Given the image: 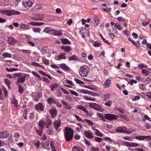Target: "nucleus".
<instances>
[{
    "label": "nucleus",
    "mask_w": 151,
    "mask_h": 151,
    "mask_svg": "<svg viewBox=\"0 0 151 151\" xmlns=\"http://www.w3.org/2000/svg\"><path fill=\"white\" fill-rule=\"evenodd\" d=\"M64 135L66 140L68 142L70 141L73 137V130L70 128L66 127L64 132Z\"/></svg>",
    "instance_id": "f257e3e1"
},
{
    "label": "nucleus",
    "mask_w": 151,
    "mask_h": 151,
    "mask_svg": "<svg viewBox=\"0 0 151 151\" xmlns=\"http://www.w3.org/2000/svg\"><path fill=\"white\" fill-rule=\"evenodd\" d=\"M89 71V68L86 65L81 66L79 70V74L82 77H87Z\"/></svg>",
    "instance_id": "f03ea898"
},
{
    "label": "nucleus",
    "mask_w": 151,
    "mask_h": 151,
    "mask_svg": "<svg viewBox=\"0 0 151 151\" xmlns=\"http://www.w3.org/2000/svg\"><path fill=\"white\" fill-rule=\"evenodd\" d=\"M45 124V122L42 120H40L38 122L39 130L35 128L36 132L40 136H41Z\"/></svg>",
    "instance_id": "7ed1b4c3"
},
{
    "label": "nucleus",
    "mask_w": 151,
    "mask_h": 151,
    "mask_svg": "<svg viewBox=\"0 0 151 151\" xmlns=\"http://www.w3.org/2000/svg\"><path fill=\"white\" fill-rule=\"evenodd\" d=\"M20 77H18L17 80L16 82V84L17 85H18L19 83H22L24 82L26 75L24 74V75H23L22 73H21V75H20Z\"/></svg>",
    "instance_id": "20e7f679"
},
{
    "label": "nucleus",
    "mask_w": 151,
    "mask_h": 151,
    "mask_svg": "<svg viewBox=\"0 0 151 151\" xmlns=\"http://www.w3.org/2000/svg\"><path fill=\"white\" fill-rule=\"evenodd\" d=\"M104 117L106 119L110 121L116 119L117 118L116 116L114 114H104Z\"/></svg>",
    "instance_id": "39448f33"
},
{
    "label": "nucleus",
    "mask_w": 151,
    "mask_h": 151,
    "mask_svg": "<svg viewBox=\"0 0 151 151\" xmlns=\"http://www.w3.org/2000/svg\"><path fill=\"white\" fill-rule=\"evenodd\" d=\"M50 113L52 117L53 118H55L57 115V111L55 109L52 107L50 109Z\"/></svg>",
    "instance_id": "423d86ee"
},
{
    "label": "nucleus",
    "mask_w": 151,
    "mask_h": 151,
    "mask_svg": "<svg viewBox=\"0 0 151 151\" xmlns=\"http://www.w3.org/2000/svg\"><path fill=\"white\" fill-rule=\"evenodd\" d=\"M35 109L38 111L39 110L42 111L44 110V107L42 103H39L37 104L35 106Z\"/></svg>",
    "instance_id": "0eeeda50"
},
{
    "label": "nucleus",
    "mask_w": 151,
    "mask_h": 151,
    "mask_svg": "<svg viewBox=\"0 0 151 151\" xmlns=\"http://www.w3.org/2000/svg\"><path fill=\"white\" fill-rule=\"evenodd\" d=\"M89 106L96 110H99V108H100V106L99 105L95 103H89Z\"/></svg>",
    "instance_id": "6e6552de"
},
{
    "label": "nucleus",
    "mask_w": 151,
    "mask_h": 151,
    "mask_svg": "<svg viewBox=\"0 0 151 151\" xmlns=\"http://www.w3.org/2000/svg\"><path fill=\"white\" fill-rule=\"evenodd\" d=\"M65 55V53H60L55 57V59L58 60H60L62 59H66V58Z\"/></svg>",
    "instance_id": "1a4fd4ad"
},
{
    "label": "nucleus",
    "mask_w": 151,
    "mask_h": 151,
    "mask_svg": "<svg viewBox=\"0 0 151 151\" xmlns=\"http://www.w3.org/2000/svg\"><path fill=\"white\" fill-rule=\"evenodd\" d=\"M2 13L8 16H11L14 14L13 11L8 10H3Z\"/></svg>",
    "instance_id": "9d476101"
},
{
    "label": "nucleus",
    "mask_w": 151,
    "mask_h": 151,
    "mask_svg": "<svg viewBox=\"0 0 151 151\" xmlns=\"http://www.w3.org/2000/svg\"><path fill=\"white\" fill-rule=\"evenodd\" d=\"M9 135L6 131L0 132V138H6Z\"/></svg>",
    "instance_id": "9b49d317"
},
{
    "label": "nucleus",
    "mask_w": 151,
    "mask_h": 151,
    "mask_svg": "<svg viewBox=\"0 0 151 151\" xmlns=\"http://www.w3.org/2000/svg\"><path fill=\"white\" fill-rule=\"evenodd\" d=\"M60 68L66 71H69L70 69L69 67L65 64H61L59 65Z\"/></svg>",
    "instance_id": "f8f14e48"
},
{
    "label": "nucleus",
    "mask_w": 151,
    "mask_h": 151,
    "mask_svg": "<svg viewBox=\"0 0 151 151\" xmlns=\"http://www.w3.org/2000/svg\"><path fill=\"white\" fill-rule=\"evenodd\" d=\"M60 121L59 120V121L57 120L55 121L53 123V126L56 130H58V129L60 126Z\"/></svg>",
    "instance_id": "ddd939ff"
},
{
    "label": "nucleus",
    "mask_w": 151,
    "mask_h": 151,
    "mask_svg": "<svg viewBox=\"0 0 151 151\" xmlns=\"http://www.w3.org/2000/svg\"><path fill=\"white\" fill-rule=\"evenodd\" d=\"M52 32L53 35H62V31L61 30H56L55 29H52Z\"/></svg>",
    "instance_id": "4468645a"
},
{
    "label": "nucleus",
    "mask_w": 151,
    "mask_h": 151,
    "mask_svg": "<svg viewBox=\"0 0 151 151\" xmlns=\"http://www.w3.org/2000/svg\"><path fill=\"white\" fill-rule=\"evenodd\" d=\"M84 134L87 138L89 139L93 138L94 137L91 133L86 131H84Z\"/></svg>",
    "instance_id": "2eb2a0df"
},
{
    "label": "nucleus",
    "mask_w": 151,
    "mask_h": 151,
    "mask_svg": "<svg viewBox=\"0 0 151 151\" xmlns=\"http://www.w3.org/2000/svg\"><path fill=\"white\" fill-rule=\"evenodd\" d=\"M135 138L137 139H139V140H143L145 139H148L150 138V136H136Z\"/></svg>",
    "instance_id": "dca6fc26"
},
{
    "label": "nucleus",
    "mask_w": 151,
    "mask_h": 151,
    "mask_svg": "<svg viewBox=\"0 0 151 151\" xmlns=\"http://www.w3.org/2000/svg\"><path fill=\"white\" fill-rule=\"evenodd\" d=\"M61 103L63 105H64L66 107H64V109L70 110L71 109L70 105L68 104L66 102L64 101H61Z\"/></svg>",
    "instance_id": "f3484780"
},
{
    "label": "nucleus",
    "mask_w": 151,
    "mask_h": 151,
    "mask_svg": "<svg viewBox=\"0 0 151 151\" xmlns=\"http://www.w3.org/2000/svg\"><path fill=\"white\" fill-rule=\"evenodd\" d=\"M16 41L12 37H9V38L8 42L11 44H14Z\"/></svg>",
    "instance_id": "a211bd4d"
},
{
    "label": "nucleus",
    "mask_w": 151,
    "mask_h": 151,
    "mask_svg": "<svg viewBox=\"0 0 151 151\" xmlns=\"http://www.w3.org/2000/svg\"><path fill=\"white\" fill-rule=\"evenodd\" d=\"M111 83V80L109 79H106L104 84L106 87L108 88L110 86V85Z\"/></svg>",
    "instance_id": "6ab92c4d"
},
{
    "label": "nucleus",
    "mask_w": 151,
    "mask_h": 151,
    "mask_svg": "<svg viewBox=\"0 0 151 151\" xmlns=\"http://www.w3.org/2000/svg\"><path fill=\"white\" fill-rule=\"evenodd\" d=\"M30 24L31 25L34 26H40L44 24V23L42 22H31L30 23Z\"/></svg>",
    "instance_id": "aec40b11"
},
{
    "label": "nucleus",
    "mask_w": 151,
    "mask_h": 151,
    "mask_svg": "<svg viewBox=\"0 0 151 151\" xmlns=\"http://www.w3.org/2000/svg\"><path fill=\"white\" fill-rule=\"evenodd\" d=\"M61 48L63 49L65 51L68 52L70 51V48L68 46H63L61 47Z\"/></svg>",
    "instance_id": "412c9836"
},
{
    "label": "nucleus",
    "mask_w": 151,
    "mask_h": 151,
    "mask_svg": "<svg viewBox=\"0 0 151 151\" xmlns=\"http://www.w3.org/2000/svg\"><path fill=\"white\" fill-rule=\"evenodd\" d=\"M46 122H47V125L45 126V127L47 128L49 127H50L52 124V120L49 119H47L46 121Z\"/></svg>",
    "instance_id": "4be33fe9"
},
{
    "label": "nucleus",
    "mask_w": 151,
    "mask_h": 151,
    "mask_svg": "<svg viewBox=\"0 0 151 151\" xmlns=\"http://www.w3.org/2000/svg\"><path fill=\"white\" fill-rule=\"evenodd\" d=\"M2 56L4 57L3 58L5 57L12 58V54L7 52L3 53L2 54Z\"/></svg>",
    "instance_id": "5701e85b"
},
{
    "label": "nucleus",
    "mask_w": 151,
    "mask_h": 151,
    "mask_svg": "<svg viewBox=\"0 0 151 151\" xmlns=\"http://www.w3.org/2000/svg\"><path fill=\"white\" fill-rule=\"evenodd\" d=\"M77 108L84 111L86 113H88V111L83 106L80 105H78Z\"/></svg>",
    "instance_id": "b1692460"
},
{
    "label": "nucleus",
    "mask_w": 151,
    "mask_h": 151,
    "mask_svg": "<svg viewBox=\"0 0 151 151\" xmlns=\"http://www.w3.org/2000/svg\"><path fill=\"white\" fill-rule=\"evenodd\" d=\"M20 27L22 29H29V27L26 24H20Z\"/></svg>",
    "instance_id": "393cba45"
},
{
    "label": "nucleus",
    "mask_w": 151,
    "mask_h": 151,
    "mask_svg": "<svg viewBox=\"0 0 151 151\" xmlns=\"http://www.w3.org/2000/svg\"><path fill=\"white\" fill-rule=\"evenodd\" d=\"M62 43L64 44H69L70 43V41L67 39L62 38L61 40Z\"/></svg>",
    "instance_id": "a878e982"
},
{
    "label": "nucleus",
    "mask_w": 151,
    "mask_h": 151,
    "mask_svg": "<svg viewBox=\"0 0 151 151\" xmlns=\"http://www.w3.org/2000/svg\"><path fill=\"white\" fill-rule=\"evenodd\" d=\"M47 100L48 102L50 104H51L52 103H53L55 104L56 102L55 100L53 98L51 97L47 99Z\"/></svg>",
    "instance_id": "bb28decb"
},
{
    "label": "nucleus",
    "mask_w": 151,
    "mask_h": 151,
    "mask_svg": "<svg viewBox=\"0 0 151 151\" xmlns=\"http://www.w3.org/2000/svg\"><path fill=\"white\" fill-rule=\"evenodd\" d=\"M73 151H82V149L79 147L75 146L73 147Z\"/></svg>",
    "instance_id": "cd10ccee"
},
{
    "label": "nucleus",
    "mask_w": 151,
    "mask_h": 151,
    "mask_svg": "<svg viewBox=\"0 0 151 151\" xmlns=\"http://www.w3.org/2000/svg\"><path fill=\"white\" fill-rule=\"evenodd\" d=\"M95 134L98 136L101 137H102L103 134L100 132L98 129H95Z\"/></svg>",
    "instance_id": "c85d7f7f"
},
{
    "label": "nucleus",
    "mask_w": 151,
    "mask_h": 151,
    "mask_svg": "<svg viewBox=\"0 0 151 151\" xmlns=\"http://www.w3.org/2000/svg\"><path fill=\"white\" fill-rule=\"evenodd\" d=\"M31 65H34L36 67H40L43 68L42 66L40 65L39 63L35 62H32L31 63Z\"/></svg>",
    "instance_id": "c756f323"
},
{
    "label": "nucleus",
    "mask_w": 151,
    "mask_h": 151,
    "mask_svg": "<svg viewBox=\"0 0 151 151\" xmlns=\"http://www.w3.org/2000/svg\"><path fill=\"white\" fill-rule=\"evenodd\" d=\"M118 23H116L115 25H114V27L118 29L119 30H121L122 29V26H121L119 24H117Z\"/></svg>",
    "instance_id": "7c9ffc66"
},
{
    "label": "nucleus",
    "mask_w": 151,
    "mask_h": 151,
    "mask_svg": "<svg viewBox=\"0 0 151 151\" xmlns=\"http://www.w3.org/2000/svg\"><path fill=\"white\" fill-rule=\"evenodd\" d=\"M84 122H86L90 126H92L93 125V123L92 122L89 120L87 119H85L84 120Z\"/></svg>",
    "instance_id": "2f4dec72"
},
{
    "label": "nucleus",
    "mask_w": 151,
    "mask_h": 151,
    "mask_svg": "<svg viewBox=\"0 0 151 151\" xmlns=\"http://www.w3.org/2000/svg\"><path fill=\"white\" fill-rule=\"evenodd\" d=\"M43 17L44 16L43 14H39L36 19L37 20H41L43 19Z\"/></svg>",
    "instance_id": "473e14b6"
},
{
    "label": "nucleus",
    "mask_w": 151,
    "mask_h": 151,
    "mask_svg": "<svg viewBox=\"0 0 151 151\" xmlns=\"http://www.w3.org/2000/svg\"><path fill=\"white\" fill-rule=\"evenodd\" d=\"M68 60H77V58L76 57L75 55H73L71 57L69 58Z\"/></svg>",
    "instance_id": "72a5a7b5"
},
{
    "label": "nucleus",
    "mask_w": 151,
    "mask_h": 151,
    "mask_svg": "<svg viewBox=\"0 0 151 151\" xmlns=\"http://www.w3.org/2000/svg\"><path fill=\"white\" fill-rule=\"evenodd\" d=\"M17 69V68H12L10 69L7 68L6 69V70L8 72H12L13 71H16Z\"/></svg>",
    "instance_id": "f704fd0d"
},
{
    "label": "nucleus",
    "mask_w": 151,
    "mask_h": 151,
    "mask_svg": "<svg viewBox=\"0 0 151 151\" xmlns=\"http://www.w3.org/2000/svg\"><path fill=\"white\" fill-rule=\"evenodd\" d=\"M12 103L13 104H14V106L15 107H17V101L15 98L13 99H12Z\"/></svg>",
    "instance_id": "c9c22d12"
},
{
    "label": "nucleus",
    "mask_w": 151,
    "mask_h": 151,
    "mask_svg": "<svg viewBox=\"0 0 151 151\" xmlns=\"http://www.w3.org/2000/svg\"><path fill=\"white\" fill-rule=\"evenodd\" d=\"M74 80L76 82V83L78 84H84V83L80 81L79 79L75 78Z\"/></svg>",
    "instance_id": "e433bc0d"
},
{
    "label": "nucleus",
    "mask_w": 151,
    "mask_h": 151,
    "mask_svg": "<svg viewBox=\"0 0 151 151\" xmlns=\"http://www.w3.org/2000/svg\"><path fill=\"white\" fill-rule=\"evenodd\" d=\"M94 139L96 141L98 142H101L103 140L102 138L98 137H96Z\"/></svg>",
    "instance_id": "4c0bfd02"
},
{
    "label": "nucleus",
    "mask_w": 151,
    "mask_h": 151,
    "mask_svg": "<svg viewBox=\"0 0 151 151\" xmlns=\"http://www.w3.org/2000/svg\"><path fill=\"white\" fill-rule=\"evenodd\" d=\"M116 132H120V133H123L124 132L123 131L122 128L121 127L119 128H117L115 129Z\"/></svg>",
    "instance_id": "58836bf2"
},
{
    "label": "nucleus",
    "mask_w": 151,
    "mask_h": 151,
    "mask_svg": "<svg viewBox=\"0 0 151 151\" xmlns=\"http://www.w3.org/2000/svg\"><path fill=\"white\" fill-rule=\"evenodd\" d=\"M33 31L35 32H40V29L37 27H34L33 28Z\"/></svg>",
    "instance_id": "ea45409f"
},
{
    "label": "nucleus",
    "mask_w": 151,
    "mask_h": 151,
    "mask_svg": "<svg viewBox=\"0 0 151 151\" xmlns=\"http://www.w3.org/2000/svg\"><path fill=\"white\" fill-rule=\"evenodd\" d=\"M112 104V102L111 101L109 100L107 102H105L104 103V104L108 107H110L111 106V105Z\"/></svg>",
    "instance_id": "a19ab883"
},
{
    "label": "nucleus",
    "mask_w": 151,
    "mask_h": 151,
    "mask_svg": "<svg viewBox=\"0 0 151 151\" xmlns=\"http://www.w3.org/2000/svg\"><path fill=\"white\" fill-rule=\"evenodd\" d=\"M74 116L76 118V119L78 121H81L82 122H84V121L83 120H82L81 118H80V117L77 116V115L76 114H74Z\"/></svg>",
    "instance_id": "79ce46f5"
},
{
    "label": "nucleus",
    "mask_w": 151,
    "mask_h": 151,
    "mask_svg": "<svg viewBox=\"0 0 151 151\" xmlns=\"http://www.w3.org/2000/svg\"><path fill=\"white\" fill-rule=\"evenodd\" d=\"M70 92L72 94L74 95L75 96H78V93L75 91H74L73 90H69Z\"/></svg>",
    "instance_id": "37998d69"
},
{
    "label": "nucleus",
    "mask_w": 151,
    "mask_h": 151,
    "mask_svg": "<svg viewBox=\"0 0 151 151\" xmlns=\"http://www.w3.org/2000/svg\"><path fill=\"white\" fill-rule=\"evenodd\" d=\"M20 75H21V73H14V76L13 77V79L15 78L16 77L18 78V77H20Z\"/></svg>",
    "instance_id": "c03bdc74"
},
{
    "label": "nucleus",
    "mask_w": 151,
    "mask_h": 151,
    "mask_svg": "<svg viewBox=\"0 0 151 151\" xmlns=\"http://www.w3.org/2000/svg\"><path fill=\"white\" fill-rule=\"evenodd\" d=\"M130 145V147H137L139 146V144L135 142H131Z\"/></svg>",
    "instance_id": "a18cd8bd"
},
{
    "label": "nucleus",
    "mask_w": 151,
    "mask_h": 151,
    "mask_svg": "<svg viewBox=\"0 0 151 151\" xmlns=\"http://www.w3.org/2000/svg\"><path fill=\"white\" fill-rule=\"evenodd\" d=\"M4 82H5V83L8 86H9L10 82L8 79H5Z\"/></svg>",
    "instance_id": "49530a36"
},
{
    "label": "nucleus",
    "mask_w": 151,
    "mask_h": 151,
    "mask_svg": "<svg viewBox=\"0 0 151 151\" xmlns=\"http://www.w3.org/2000/svg\"><path fill=\"white\" fill-rule=\"evenodd\" d=\"M151 81V79L150 77H147L145 80V82L147 84L149 83Z\"/></svg>",
    "instance_id": "de8ad7c7"
},
{
    "label": "nucleus",
    "mask_w": 151,
    "mask_h": 151,
    "mask_svg": "<svg viewBox=\"0 0 151 151\" xmlns=\"http://www.w3.org/2000/svg\"><path fill=\"white\" fill-rule=\"evenodd\" d=\"M118 21L119 22H124L125 21V19L124 18L122 17H119L118 18Z\"/></svg>",
    "instance_id": "09e8293b"
},
{
    "label": "nucleus",
    "mask_w": 151,
    "mask_h": 151,
    "mask_svg": "<svg viewBox=\"0 0 151 151\" xmlns=\"http://www.w3.org/2000/svg\"><path fill=\"white\" fill-rule=\"evenodd\" d=\"M53 132V130L51 129H48L47 131V132L49 135H52V133Z\"/></svg>",
    "instance_id": "8fccbe9b"
},
{
    "label": "nucleus",
    "mask_w": 151,
    "mask_h": 151,
    "mask_svg": "<svg viewBox=\"0 0 151 151\" xmlns=\"http://www.w3.org/2000/svg\"><path fill=\"white\" fill-rule=\"evenodd\" d=\"M36 147L37 148H38L40 145V142L39 140H37L36 142L34 143Z\"/></svg>",
    "instance_id": "3c124183"
},
{
    "label": "nucleus",
    "mask_w": 151,
    "mask_h": 151,
    "mask_svg": "<svg viewBox=\"0 0 151 151\" xmlns=\"http://www.w3.org/2000/svg\"><path fill=\"white\" fill-rule=\"evenodd\" d=\"M19 87V92L20 93H22L23 92L24 90L22 87L20 85H18Z\"/></svg>",
    "instance_id": "603ef678"
},
{
    "label": "nucleus",
    "mask_w": 151,
    "mask_h": 151,
    "mask_svg": "<svg viewBox=\"0 0 151 151\" xmlns=\"http://www.w3.org/2000/svg\"><path fill=\"white\" fill-rule=\"evenodd\" d=\"M65 98L70 101H73L72 98L69 95H66L65 96Z\"/></svg>",
    "instance_id": "864d4df0"
},
{
    "label": "nucleus",
    "mask_w": 151,
    "mask_h": 151,
    "mask_svg": "<svg viewBox=\"0 0 151 151\" xmlns=\"http://www.w3.org/2000/svg\"><path fill=\"white\" fill-rule=\"evenodd\" d=\"M100 36L101 37V38H102V39L103 40V41L106 43H107L109 45H110V43L107 40H106L105 38H104L102 35L101 34L100 35Z\"/></svg>",
    "instance_id": "5fc2aeb1"
},
{
    "label": "nucleus",
    "mask_w": 151,
    "mask_h": 151,
    "mask_svg": "<svg viewBox=\"0 0 151 151\" xmlns=\"http://www.w3.org/2000/svg\"><path fill=\"white\" fill-rule=\"evenodd\" d=\"M49 60L47 59H44L43 60V63L44 64L46 65H49Z\"/></svg>",
    "instance_id": "6e6d98bb"
},
{
    "label": "nucleus",
    "mask_w": 151,
    "mask_h": 151,
    "mask_svg": "<svg viewBox=\"0 0 151 151\" xmlns=\"http://www.w3.org/2000/svg\"><path fill=\"white\" fill-rule=\"evenodd\" d=\"M27 3V5L28 6V7L29 8L31 7L32 4V1H26Z\"/></svg>",
    "instance_id": "4d7b16f0"
},
{
    "label": "nucleus",
    "mask_w": 151,
    "mask_h": 151,
    "mask_svg": "<svg viewBox=\"0 0 151 151\" xmlns=\"http://www.w3.org/2000/svg\"><path fill=\"white\" fill-rule=\"evenodd\" d=\"M22 4L24 6L25 8H29L28 6L27 5V3L26 1H22Z\"/></svg>",
    "instance_id": "13d9d810"
},
{
    "label": "nucleus",
    "mask_w": 151,
    "mask_h": 151,
    "mask_svg": "<svg viewBox=\"0 0 151 151\" xmlns=\"http://www.w3.org/2000/svg\"><path fill=\"white\" fill-rule=\"evenodd\" d=\"M50 86L54 89L56 88L58 86V85L56 83H54L53 85H51Z\"/></svg>",
    "instance_id": "bf43d9fd"
},
{
    "label": "nucleus",
    "mask_w": 151,
    "mask_h": 151,
    "mask_svg": "<svg viewBox=\"0 0 151 151\" xmlns=\"http://www.w3.org/2000/svg\"><path fill=\"white\" fill-rule=\"evenodd\" d=\"M80 91L81 93H90L88 91L86 90H80Z\"/></svg>",
    "instance_id": "052dcab7"
},
{
    "label": "nucleus",
    "mask_w": 151,
    "mask_h": 151,
    "mask_svg": "<svg viewBox=\"0 0 151 151\" xmlns=\"http://www.w3.org/2000/svg\"><path fill=\"white\" fill-rule=\"evenodd\" d=\"M50 146L52 149L55 148L54 145V142L53 141L50 142Z\"/></svg>",
    "instance_id": "680f3d73"
},
{
    "label": "nucleus",
    "mask_w": 151,
    "mask_h": 151,
    "mask_svg": "<svg viewBox=\"0 0 151 151\" xmlns=\"http://www.w3.org/2000/svg\"><path fill=\"white\" fill-rule=\"evenodd\" d=\"M65 82L69 84L70 85H73V83L71 81H70L68 79H66V80Z\"/></svg>",
    "instance_id": "e2e57ef3"
},
{
    "label": "nucleus",
    "mask_w": 151,
    "mask_h": 151,
    "mask_svg": "<svg viewBox=\"0 0 151 151\" xmlns=\"http://www.w3.org/2000/svg\"><path fill=\"white\" fill-rule=\"evenodd\" d=\"M146 128L147 129H149L150 128L151 126V125L148 123H146L145 126Z\"/></svg>",
    "instance_id": "0e129e2a"
},
{
    "label": "nucleus",
    "mask_w": 151,
    "mask_h": 151,
    "mask_svg": "<svg viewBox=\"0 0 151 151\" xmlns=\"http://www.w3.org/2000/svg\"><path fill=\"white\" fill-rule=\"evenodd\" d=\"M124 144L127 146L130 147L131 142H128L124 141Z\"/></svg>",
    "instance_id": "69168bd1"
},
{
    "label": "nucleus",
    "mask_w": 151,
    "mask_h": 151,
    "mask_svg": "<svg viewBox=\"0 0 151 151\" xmlns=\"http://www.w3.org/2000/svg\"><path fill=\"white\" fill-rule=\"evenodd\" d=\"M132 35L134 39H137L138 37L137 35L134 32L133 33Z\"/></svg>",
    "instance_id": "338daca9"
},
{
    "label": "nucleus",
    "mask_w": 151,
    "mask_h": 151,
    "mask_svg": "<svg viewBox=\"0 0 151 151\" xmlns=\"http://www.w3.org/2000/svg\"><path fill=\"white\" fill-rule=\"evenodd\" d=\"M100 45V43H99L98 42H95L93 45V46L94 47H98Z\"/></svg>",
    "instance_id": "774afa93"
}]
</instances>
